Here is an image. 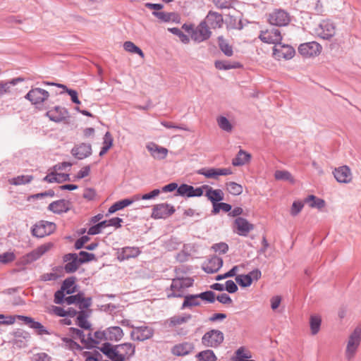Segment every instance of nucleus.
Instances as JSON below:
<instances>
[{
  "instance_id": "f257e3e1",
  "label": "nucleus",
  "mask_w": 361,
  "mask_h": 361,
  "mask_svg": "<svg viewBox=\"0 0 361 361\" xmlns=\"http://www.w3.org/2000/svg\"><path fill=\"white\" fill-rule=\"evenodd\" d=\"M99 350L111 361H124L133 357L135 352V345L131 343L112 345L109 342L104 343Z\"/></svg>"
},
{
  "instance_id": "f03ea898",
  "label": "nucleus",
  "mask_w": 361,
  "mask_h": 361,
  "mask_svg": "<svg viewBox=\"0 0 361 361\" xmlns=\"http://www.w3.org/2000/svg\"><path fill=\"white\" fill-rule=\"evenodd\" d=\"M194 279L191 277H178L173 279L169 288L166 289L168 298H183L185 290L193 286Z\"/></svg>"
},
{
  "instance_id": "7ed1b4c3",
  "label": "nucleus",
  "mask_w": 361,
  "mask_h": 361,
  "mask_svg": "<svg viewBox=\"0 0 361 361\" xmlns=\"http://www.w3.org/2000/svg\"><path fill=\"white\" fill-rule=\"evenodd\" d=\"M224 336L222 331L211 329L202 337L201 343L206 348H218L224 341Z\"/></svg>"
},
{
  "instance_id": "20e7f679",
  "label": "nucleus",
  "mask_w": 361,
  "mask_h": 361,
  "mask_svg": "<svg viewBox=\"0 0 361 361\" xmlns=\"http://www.w3.org/2000/svg\"><path fill=\"white\" fill-rule=\"evenodd\" d=\"M360 341L361 329L360 327H356L350 335L348 341L345 349V357L348 360H350L355 356Z\"/></svg>"
},
{
  "instance_id": "39448f33",
  "label": "nucleus",
  "mask_w": 361,
  "mask_h": 361,
  "mask_svg": "<svg viewBox=\"0 0 361 361\" xmlns=\"http://www.w3.org/2000/svg\"><path fill=\"white\" fill-rule=\"evenodd\" d=\"M53 246L51 243L42 245L30 252L25 255L20 259V263L23 265L31 264L39 259L44 254L48 252Z\"/></svg>"
},
{
  "instance_id": "423d86ee",
  "label": "nucleus",
  "mask_w": 361,
  "mask_h": 361,
  "mask_svg": "<svg viewBox=\"0 0 361 361\" xmlns=\"http://www.w3.org/2000/svg\"><path fill=\"white\" fill-rule=\"evenodd\" d=\"M56 228L54 223L42 220L33 226L32 234L37 238H43L53 233Z\"/></svg>"
},
{
  "instance_id": "0eeeda50",
  "label": "nucleus",
  "mask_w": 361,
  "mask_h": 361,
  "mask_svg": "<svg viewBox=\"0 0 361 361\" xmlns=\"http://www.w3.org/2000/svg\"><path fill=\"white\" fill-rule=\"evenodd\" d=\"M316 35L324 39H330L336 33V26L333 22L329 20H323L314 29Z\"/></svg>"
},
{
  "instance_id": "6e6552de",
  "label": "nucleus",
  "mask_w": 361,
  "mask_h": 361,
  "mask_svg": "<svg viewBox=\"0 0 361 361\" xmlns=\"http://www.w3.org/2000/svg\"><path fill=\"white\" fill-rule=\"evenodd\" d=\"M268 21L271 25L281 27L287 25L290 21L288 12L283 9H275L269 15Z\"/></svg>"
},
{
  "instance_id": "1a4fd4ad",
  "label": "nucleus",
  "mask_w": 361,
  "mask_h": 361,
  "mask_svg": "<svg viewBox=\"0 0 361 361\" xmlns=\"http://www.w3.org/2000/svg\"><path fill=\"white\" fill-rule=\"evenodd\" d=\"M49 97L48 91L39 88L32 87V89L26 94L25 98L30 101L32 104L37 105L42 104Z\"/></svg>"
},
{
  "instance_id": "9d476101",
  "label": "nucleus",
  "mask_w": 361,
  "mask_h": 361,
  "mask_svg": "<svg viewBox=\"0 0 361 361\" xmlns=\"http://www.w3.org/2000/svg\"><path fill=\"white\" fill-rule=\"evenodd\" d=\"M295 51L293 47L288 44H281V42L273 48V55L277 60L282 59L289 60L295 56Z\"/></svg>"
},
{
  "instance_id": "9b49d317",
  "label": "nucleus",
  "mask_w": 361,
  "mask_h": 361,
  "mask_svg": "<svg viewBox=\"0 0 361 361\" xmlns=\"http://www.w3.org/2000/svg\"><path fill=\"white\" fill-rule=\"evenodd\" d=\"M211 35L210 28L202 21L195 27V30H192L191 39L197 43H200L210 38Z\"/></svg>"
},
{
  "instance_id": "f8f14e48",
  "label": "nucleus",
  "mask_w": 361,
  "mask_h": 361,
  "mask_svg": "<svg viewBox=\"0 0 361 361\" xmlns=\"http://www.w3.org/2000/svg\"><path fill=\"white\" fill-rule=\"evenodd\" d=\"M175 212L173 206L166 203L155 204L152 209V217L155 219H165Z\"/></svg>"
},
{
  "instance_id": "ddd939ff",
  "label": "nucleus",
  "mask_w": 361,
  "mask_h": 361,
  "mask_svg": "<svg viewBox=\"0 0 361 361\" xmlns=\"http://www.w3.org/2000/svg\"><path fill=\"white\" fill-rule=\"evenodd\" d=\"M259 38L265 43L277 45L282 40V36L279 29L272 28L261 31Z\"/></svg>"
},
{
  "instance_id": "4468645a",
  "label": "nucleus",
  "mask_w": 361,
  "mask_h": 361,
  "mask_svg": "<svg viewBox=\"0 0 361 361\" xmlns=\"http://www.w3.org/2000/svg\"><path fill=\"white\" fill-rule=\"evenodd\" d=\"M321 45L316 42L302 44L298 47V52L304 57L308 58L319 54Z\"/></svg>"
},
{
  "instance_id": "2eb2a0df",
  "label": "nucleus",
  "mask_w": 361,
  "mask_h": 361,
  "mask_svg": "<svg viewBox=\"0 0 361 361\" xmlns=\"http://www.w3.org/2000/svg\"><path fill=\"white\" fill-rule=\"evenodd\" d=\"M154 330L149 326H142L135 327L130 333V338L133 341H144L153 336Z\"/></svg>"
},
{
  "instance_id": "dca6fc26",
  "label": "nucleus",
  "mask_w": 361,
  "mask_h": 361,
  "mask_svg": "<svg viewBox=\"0 0 361 361\" xmlns=\"http://www.w3.org/2000/svg\"><path fill=\"white\" fill-rule=\"evenodd\" d=\"M17 318L23 322L24 324L29 326L30 328L35 329L37 334L39 336L42 335H50L51 334V332H49L45 326H44L40 322H36L34 320L33 318L28 317V316H24V315H18Z\"/></svg>"
},
{
  "instance_id": "f3484780",
  "label": "nucleus",
  "mask_w": 361,
  "mask_h": 361,
  "mask_svg": "<svg viewBox=\"0 0 361 361\" xmlns=\"http://www.w3.org/2000/svg\"><path fill=\"white\" fill-rule=\"evenodd\" d=\"M63 261L66 263L64 270L68 274L75 272L81 264L76 253L66 254L63 257Z\"/></svg>"
},
{
  "instance_id": "a211bd4d",
  "label": "nucleus",
  "mask_w": 361,
  "mask_h": 361,
  "mask_svg": "<svg viewBox=\"0 0 361 361\" xmlns=\"http://www.w3.org/2000/svg\"><path fill=\"white\" fill-rule=\"evenodd\" d=\"M46 116L52 121L60 123L65 121L69 116L68 111L59 106H55L53 109L48 111Z\"/></svg>"
},
{
  "instance_id": "6ab92c4d",
  "label": "nucleus",
  "mask_w": 361,
  "mask_h": 361,
  "mask_svg": "<svg viewBox=\"0 0 361 361\" xmlns=\"http://www.w3.org/2000/svg\"><path fill=\"white\" fill-rule=\"evenodd\" d=\"M209 28L216 29L222 27L224 23L223 16L221 13L210 11L205 19L202 20Z\"/></svg>"
},
{
  "instance_id": "aec40b11",
  "label": "nucleus",
  "mask_w": 361,
  "mask_h": 361,
  "mask_svg": "<svg viewBox=\"0 0 361 361\" xmlns=\"http://www.w3.org/2000/svg\"><path fill=\"white\" fill-rule=\"evenodd\" d=\"M336 180L342 183H348L352 180V173L348 166H342L335 169L333 172Z\"/></svg>"
},
{
  "instance_id": "412c9836",
  "label": "nucleus",
  "mask_w": 361,
  "mask_h": 361,
  "mask_svg": "<svg viewBox=\"0 0 361 361\" xmlns=\"http://www.w3.org/2000/svg\"><path fill=\"white\" fill-rule=\"evenodd\" d=\"M234 224L237 228V233L240 235L247 236L250 231L254 229V225L243 217L236 218Z\"/></svg>"
},
{
  "instance_id": "4be33fe9",
  "label": "nucleus",
  "mask_w": 361,
  "mask_h": 361,
  "mask_svg": "<svg viewBox=\"0 0 361 361\" xmlns=\"http://www.w3.org/2000/svg\"><path fill=\"white\" fill-rule=\"evenodd\" d=\"M71 154L78 159H83L91 155L92 146L90 144L81 143L72 149Z\"/></svg>"
},
{
  "instance_id": "5701e85b",
  "label": "nucleus",
  "mask_w": 361,
  "mask_h": 361,
  "mask_svg": "<svg viewBox=\"0 0 361 361\" xmlns=\"http://www.w3.org/2000/svg\"><path fill=\"white\" fill-rule=\"evenodd\" d=\"M70 202L66 200H59L49 204L48 209L55 214H61L70 210Z\"/></svg>"
},
{
  "instance_id": "b1692460",
  "label": "nucleus",
  "mask_w": 361,
  "mask_h": 361,
  "mask_svg": "<svg viewBox=\"0 0 361 361\" xmlns=\"http://www.w3.org/2000/svg\"><path fill=\"white\" fill-rule=\"evenodd\" d=\"M203 188H205L206 191V196L209 200L212 205L216 204V202H221L224 200V192L220 189H213L212 187L204 185Z\"/></svg>"
},
{
  "instance_id": "393cba45",
  "label": "nucleus",
  "mask_w": 361,
  "mask_h": 361,
  "mask_svg": "<svg viewBox=\"0 0 361 361\" xmlns=\"http://www.w3.org/2000/svg\"><path fill=\"white\" fill-rule=\"evenodd\" d=\"M147 149L151 153V155L157 159H164L168 154V149L166 148L160 147L154 142L147 145Z\"/></svg>"
},
{
  "instance_id": "a878e982",
  "label": "nucleus",
  "mask_w": 361,
  "mask_h": 361,
  "mask_svg": "<svg viewBox=\"0 0 361 361\" xmlns=\"http://www.w3.org/2000/svg\"><path fill=\"white\" fill-rule=\"evenodd\" d=\"M184 300L181 305V310L191 309L193 307L201 305V301L199 294H187L184 297Z\"/></svg>"
},
{
  "instance_id": "bb28decb",
  "label": "nucleus",
  "mask_w": 361,
  "mask_h": 361,
  "mask_svg": "<svg viewBox=\"0 0 361 361\" xmlns=\"http://www.w3.org/2000/svg\"><path fill=\"white\" fill-rule=\"evenodd\" d=\"M222 266V258L214 255L209 259L208 263L204 269L207 273L212 274L217 272Z\"/></svg>"
},
{
  "instance_id": "cd10ccee",
  "label": "nucleus",
  "mask_w": 361,
  "mask_h": 361,
  "mask_svg": "<svg viewBox=\"0 0 361 361\" xmlns=\"http://www.w3.org/2000/svg\"><path fill=\"white\" fill-rule=\"evenodd\" d=\"M106 341H119L124 336L122 329L119 326H110L106 329Z\"/></svg>"
},
{
  "instance_id": "c85d7f7f",
  "label": "nucleus",
  "mask_w": 361,
  "mask_h": 361,
  "mask_svg": "<svg viewBox=\"0 0 361 361\" xmlns=\"http://www.w3.org/2000/svg\"><path fill=\"white\" fill-rule=\"evenodd\" d=\"M193 349L194 345L192 343L184 342L174 345L171 352L175 355L183 356L192 352Z\"/></svg>"
},
{
  "instance_id": "c756f323",
  "label": "nucleus",
  "mask_w": 361,
  "mask_h": 361,
  "mask_svg": "<svg viewBox=\"0 0 361 361\" xmlns=\"http://www.w3.org/2000/svg\"><path fill=\"white\" fill-rule=\"evenodd\" d=\"M140 251L138 247H126L122 248V250L118 254V259L121 261H123L126 259H128L130 258L136 257Z\"/></svg>"
},
{
  "instance_id": "7c9ffc66",
  "label": "nucleus",
  "mask_w": 361,
  "mask_h": 361,
  "mask_svg": "<svg viewBox=\"0 0 361 361\" xmlns=\"http://www.w3.org/2000/svg\"><path fill=\"white\" fill-rule=\"evenodd\" d=\"M251 159L250 154L245 151L240 149L237 154L236 157L233 159L232 164L235 166H243L247 163Z\"/></svg>"
},
{
  "instance_id": "2f4dec72",
  "label": "nucleus",
  "mask_w": 361,
  "mask_h": 361,
  "mask_svg": "<svg viewBox=\"0 0 361 361\" xmlns=\"http://www.w3.org/2000/svg\"><path fill=\"white\" fill-rule=\"evenodd\" d=\"M218 45L220 50L226 56H231L233 54L232 46L228 43L223 36H219L217 38Z\"/></svg>"
},
{
  "instance_id": "473e14b6",
  "label": "nucleus",
  "mask_w": 361,
  "mask_h": 361,
  "mask_svg": "<svg viewBox=\"0 0 361 361\" xmlns=\"http://www.w3.org/2000/svg\"><path fill=\"white\" fill-rule=\"evenodd\" d=\"M192 318V315L190 314L184 316H173L168 320L169 326L175 327L178 325H180L188 322Z\"/></svg>"
},
{
  "instance_id": "72a5a7b5",
  "label": "nucleus",
  "mask_w": 361,
  "mask_h": 361,
  "mask_svg": "<svg viewBox=\"0 0 361 361\" xmlns=\"http://www.w3.org/2000/svg\"><path fill=\"white\" fill-rule=\"evenodd\" d=\"M305 202L308 203L312 208L322 209L325 206V201L323 199L318 198L313 195L307 196L305 199Z\"/></svg>"
},
{
  "instance_id": "f704fd0d",
  "label": "nucleus",
  "mask_w": 361,
  "mask_h": 361,
  "mask_svg": "<svg viewBox=\"0 0 361 361\" xmlns=\"http://www.w3.org/2000/svg\"><path fill=\"white\" fill-rule=\"evenodd\" d=\"M75 282V277H68L63 281L61 289L63 290L66 294H72L75 292V286H74Z\"/></svg>"
},
{
  "instance_id": "c9c22d12",
  "label": "nucleus",
  "mask_w": 361,
  "mask_h": 361,
  "mask_svg": "<svg viewBox=\"0 0 361 361\" xmlns=\"http://www.w3.org/2000/svg\"><path fill=\"white\" fill-rule=\"evenodd\" d=\"M216 68L219 70H229L233 68H239L242 66L239 62L230 63L226 61H216L214 63Z\"/></svg>"
},
{
  "instance_id": "e433bc0d",
  "label": "nucleus",
  "mask_w": 361,
  "mask_h": 361,
  "mask_svg": "<svg viewBox=\"0 0 361 361\" xmlns=\"http://www.w3.org/2000/svg\"><path fill=\"white\" fill-rule=\"evenodd\" d=\"M13 344L21 347L20 345H18V343H23V340H27L30 338V334L23 329H17L13 332Z\"/></svg>"
},
{
  "instance_id": "4c0bfd02",
  "label": "nucleus",
  "mask_w": 361,
  "mask_h": 361,
  "mask_svg": "<svg viewBox=\"0 0 361 361\" xmlns=\"http://www.w3.org/2000/svg\"><path fill=\"white\" fill-rule=\"evenodd\" d=\"M198 361H216L217 358L212 350H204L197 354Z\"/></svg>"
},
{
  "instance_id": "58836bf2",
  "label": "nucleus",
  "mask_w": 361,
  "mask_h": 361,
  "mask_svg": "<svg viewBox=\"0 0 361 361\" xmlns=\"http://www.w3.org/2000/svg\"><path fill=\"white\" fill-rule=\"evenodd\" d=\"M33 180V176L30 175H21L11 178L8 182L11 185H20L30 183Z\"/></svg>"
},
{
  "instance_id": "ea45409f",
  "label": "nucleus",
  "mask_w": 361,
  "mask_h": 361,
  "mask_svg": "<svg viewBox=\"0 0 361 361\" xmlns=\"http://www.w3.org/2000/svg\"><path fill=\"white\" fill-rule=\"evenodd\" d=\"M88 314L84 310L78 312L77 317V324L82 329H90L91 328L90 324L87 322V318Z\"/></svg>"
},
{
  "instance_id": "a19ab883",
  "label": "nucleus",
  "mask_w": 361,
  "mask_h": 361,
  "mask_svg": "<svg viewBox=\"0 0 361 361\" xmlns=\"http://www.w3.org/2000/svg\"><path fill=\"white\" fill-rule=\"evenodd\" d=\"M322 323L320 317L312 315L310 319V330L312 335H316Z\"/></svg>"
},
{
  "instance_id": "79ce46f5",
  "label": "nucleus",
  "mask_w": 361,
  "mask_h": 361,
  "mask_svg": "<svg viewBox=\"0 0 361 361\" xmlns=\"http://www.w3.org/2000/svg\"><path fill=\"white\" fill-rule=\"evenodd\" d=\"M177 195L183 197H192L193 186L183 183L177 189Z\"/></svg>"
},
{
  "instance_id": "37998d69",
  "label": "nucleus",
  "mask_w": 361,
  "mask_h": 361,
  "mask_svg": "<svg viewBox=\"0 0 361 361\" xmlns=\"http://www.w3.org/2000/svg\"><path fill=\"white\" fill-rule=\"evenodd\" d=\"M123 48L126 51L133 54H137L142 58H144L145 54L143 51L140 49L137 46H136L133 42L130 41H127L123 44Z\"/></svg>"
},
{
  "instance_id": "c03bdc74",
  "label": "nucleus",
  "mask_w": 361,
  "mask_h": 361,
  "mask_svg": "<svg viewBox=\"0 0 361 361\" xmlns=\"http://www.w3.org/2000/svg\"><path fill=\"white\" fill-rule=\"evenodd\" d=\"M217 123L219 127L224 131L230 133L233 130V126L227 118L221 116L217 118Z\"/></svg>"
},
{
  "instance_id": "a18cd8bd",
  "label": "nucleus",
  "mask_w": 361,
  "mask_h": 361,
  "mask_svg": "<svg viewBox=\"0 0 361 361\" xmlns=\"http://www.w3.org/2000/svg\"><path fill=\"white\" fill-rule=\"evenodd\" d=\"M197 173L204 176L207 178H214L216 180L219 178L217 168H202L199 169Z\"/></svg>"
},
{
  "instance_id": "49530a36",
  "label": "nucleus",
  "mask_w": 361,
  "mask_h": 361,
  "mask_svg": "<svg viewBox=\"0 0 361 361\" xmlns=\"http://www.w3.org/2000/svg\"><path fill=\"white\" fill-rule=\"evenodd\" d=\"M56 85H57V87L63 89L64 91L70 95L73 103L76 104H80V101L78 99V92L76 90H72V89H68L65 85H62V84H56Z\"/></svg>"
},
{
  "instance_id": "de8ad7c7",
  "label": "nucleus",
  "mask_w": 361,
  "mask_h": 361,
  "mask_svg": "<svg viewBox=\"0 0 361 361\" xmlns=\"http://www.w3.org/2000/svg\"><path fill=\"white\" fill-rule=\"evenodd\" d=\"M274 177L276 180H288L290 183H294V179L291 173L288 171L278 170L275 172Z\"/></svg>"
},
{
  "instance_id": "09e8293b",
  "label": "nucleus",
  "mask_w": 361,
  "mask_h": 361,
  "mask_svg": "<svg viewBox=\"0 0 361 361\" xmlns=\"http://www.w3.org/2000/svg\"><path fill=\"white\" fill-rule=\"evenodd\" d=\"M226 185L228 191L233 195H239L243 192L242 185L235 182H229Z\"/></svg>"
},
{
  "instance_id": "8fccbe9b",
  "label": "nucleus",
  "mask_w": 361,
  "mask_h": 361,
  "mask_svg": "<svg viewBox=\"0 0 361 361\" xmlns=\"http://www.w3.org/2000/svg\"><path fill=\"white\" fill-rule=\"evenodd\" d=\"M232 207L231 204L225 202H216L213 205L212 214H216L220 210L224 211V212H228L231 210Z\"/></svg>"
},
{
  "instance_id": "3c124183",
  "label": "nucleus",
  "mask_w": 361,
  "mask_h": 361,
  "mask_svg": "<svg viewBox=\"0 0 361 361\" xmlns=\"http://www.w3.org/2000/svg\"><path fill=\"white\" fill-rule=\"evenodd\" d=\"M236 282L243 288L248 287L252 284V279L248 274H240L235 277Z\"/></svg>"
},
{
  "instance_id": "603ef678",
  "label": "nucleus",
  "mask_w": 361,
  "mask_h": 361,
  "mask_svg": "<svg viewBox=\"0 0 361 361\" xmlns=\"http://www.w3.org/2000/svg\"><path fill=\"white\" fill-rule=\"evenodd\" d=\"M78 255L81 264L96 259L94 254L86 251H80Z\"/></svg>"
},
{
  "instance_id": "864d4df0",
  "label": "nucleus",
  "mask_w": 361,
  "mask_h": 361,
  "mask_svg": "<svg viewBox=\"0 0 361 361\" xmlns=\"http://www.w3.org/2000/svg\"><path fill=\"white\" fill-rule=\"evenodd\" d=\"M198 294L200 300L209 303H213L216 300V294L212 290H207Z\"/></svg>"
},
{
  "instance_id": "5fc2aeb1",
  "label": "nucleus",
  "mask_w": 361,
  "mask_h": 361,
  "mask_svg": "<svg viewBox=\"0 0 361 361\" xmlns=\"http://www.w3.org/2000/svg\"><path fill=\"white\" fill-rule=\"evenodd\" d=\"M169 31L173 33V35L178 36L180 40L184 43L188 44L190 42V39L188 35L184 34L179 28L178 27H172L169 28Z\"/></svg>"
},
{
  "instance_id": "6e6d98bb",
  "label": "nucleus",
  "mask_w": 361,
  "mask_h": 361,
  "mask_svg": "<svg viewBox=\"0 0 361 361\" xmlns=\"http://www.w3.org/2000/svg\"><path fill=\"white\" fill-rule=\"evenodd\" d=\"M140 196L139 195H135L133 196V199H123L121 201H118L116 202L117 207L118 210H121L126 207H128L134 201L139 200Z\"/></svg>"
},
{
  "instance_id": "4d7b16f0",
  "label": "nucleus",
  "mask_w": 361,
  "mask_h": 361,
  "mask_svg": "<svg viewBox=\"0 0 361 361\" xmlns=\"http://www.w3.org/2000/svg\"><path fill=\"white\" fill-rule=\"evenodd\" d=\"M16 259V255L12 252H6L3 254H0V262L2 264H8Z\"/></svg>"
},
{
  "instance_id": "13d9d810",
  "label": "nucleus",
  "mask_w": 361,
  "mask_h": 361,
  "mask_svg": "<svg viewBox=\"0 0 361 361\" xmlns=\"http://www.w3.org/2000/svg\"><path fill=\"white\" fill-rule=\"evenodd\" d=\"M69 332L74 338H79L81 342L85 341V334L82 330L71 327L69 328Z\"/></svg>"
},
{
  "instance_id": "bf43d9fd",
  "label": "nucleus",
  "mask_w": 361,
  "mask_h": 361,
  "mask_svg": "<svg viewBox=\"0 0 361 361\" xmlns=\"http://www.w3.org/2000/svg\"><path fill=\"white\" fill-rule=\"evenodd\" d=\"M78 305L79 308L81 310H83L84 309H87L92 305V298H84L83 293H82Z\"/></svg>"
},
{
  "instance_id": "052dcab7",
  "label": "nucleus",
  "mask_w": 361,
  "mask_h": 361,
  "mask_svg": "<svg viewBox=\"0 0 361 361\" xmlns=\"http://www.w3.org/2000/svg\"><path fill=\"white\" fill-rule=\"evenodd\" d=\"M303 206L304 204L302 202L295 201L291 207L290 214L293 216H297L303 208Z\"/></svg>"
},
{
  "instance_id": "680f3d73",
  "label": "nucleus",
  "mask_w": 361,
  "mask_h": 361,
  "mask_svg": "<svg viewBox=\"0 0 361 361\" xmlns=\"http://www.w3.org/2000/svg\"><path fill=\"white\" fill-rule=\"evenodd\" d=\"M238 266H234L231 269L224 274H219L216 276V281H221L226 278L233 277L235 276L236 271H238Z\"/></svg>"
},
{
  "instance_id": "e2e57ef3",
  "label": "nucleus",
  "mask_w": 361,
  "mask_h": 361,
  "mask_svg": "<svg viewBox=\"0 0 361 361\" xmlns=\"http://www.w3.org/2000/svg\"><path fill=\"white\" fill-rule=\"evenodd\" d=\"M152 15L164 22H169L171 19V17L172 13H164V12H161V11H153Z\"/></svg>"
},
{
  "instance_id": "0e129e2a",
  "label": "nucleus",
  "mask_w": 361,
  "mask_h": 361,
  "mask_svg": "<svg viewBox=\"0 0 361 361\" xmlns=\"http://www.w3.org/2000/svg\"><path fill=\"white\" fill-rule=\"evenodd\" d=\"M235 354H236V357H235V361H255L254 360H247L250 356L247 355V354H245L244 353L243 348H238L237 350V351L235 352Z\"/></svg>"
},
{
  "instance_id": "69168bd1",
  "label": "nucleus",
  "mask_w": 361,
  "mask_h": 361,
  "mask_svg": "<svg viewBox=\"0 0 361 361\" xmlns=\"http://www.w3.org/2000/svg\"><path fill=\"white\" fill-rule=\"evenodd\" d=\"M212 249L216 252L220 254H225L228 250V245L225 243H216L212 245Z\"/></svg>"
},
{
  "instance_id": "338daca9",
  "label": "nucleus",
  "mask_w": 361,
  "mask_h": 361,
  "mask_svg": "<svg viewBox=\"0 0 361 361\" xmlns=\"http://www.w3.org/2000/svg\"><path fill=\"white\" fill-rule=\"evenodd\" d=\"M82 293H78L76 295H73L68 296L65 298V302L67 305H72V304H78L80 302V299L81 297Z\"/></svg>"
},
{
  "instance_id": "774afa93",
  "label": "nucleus",
  "mask_w": 361,
  "mask_h": 361,
  "mask_svg": "<svg viewBox=\"0 0 361 361\" xmlns=\"http://www.w3.org/2000/svg\"><path fill=\"white\" fill-rule=\"evenodd\" d=\"M65 292L60 289L54 293V302L56 304H63L65 302Z\"/></svg>"
}]
</instances>
